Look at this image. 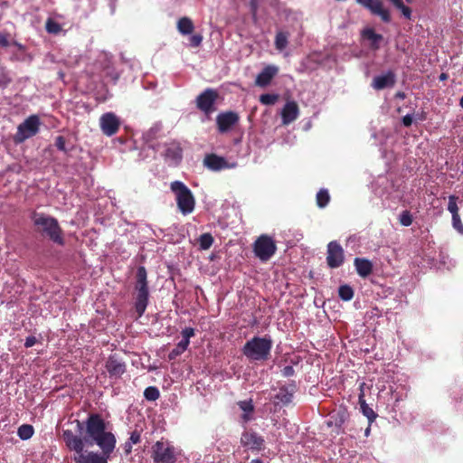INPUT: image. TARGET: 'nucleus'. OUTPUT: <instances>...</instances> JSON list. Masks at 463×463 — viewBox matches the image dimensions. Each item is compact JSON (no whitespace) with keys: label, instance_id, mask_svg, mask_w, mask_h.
<instances>
[{"label":"nucleus","instance_id":"obj_23","mask_svg":"<svg viewBox=\"0 0 463 463\" xmlns=\"http://www.w3.org/2000/svg\"><path fill=\"white\" fill-rule=\"evenodd\" d=\"M354 265L356 272L362 278H366L373 272V263L367 259L355 258Z\"/></svg>","mask_w":463,"mask_h":463},{"label":"nucleus","instance_id":"obj_28","mask_svg":"<svg viewBox=\"0 0 463 463\" xmlns=\"http://www.w3.org/2000/svg\"><path fill=\"white\" fill-rule=\"evenodd\" d=\"M190 341L181 340L176 346L170 352L169 358L175 359L176 356L183 354L188 347Z\"/></svg>","mask_w":463,"mask_h":463},{"label":"nucleus","instance_id":"obj_1","mask_svg":"<svg viewBox=\"0 0 463 463\" xmlns=\"http://www.w3.org/2000/svg\"><path fill=\"white\" fill-rule=\"evenodd\" d=\"M77 430L82 437L71 430L62 431V439L67 448L73 451L76 463H108L111 453L116 448V437L107 431L106 422L99 413H91L84 422L75 420Z\"/></svg>","mask_w":463,"mask_h":463},{"label":"nucleus","instance_id":"obj_33","mask_svg":"<svg viewBox=\"0 0 463 463\" xmlns=\"http://www.w3.org/2000/svg\"><path fill=\"white\" fill-rule=\"evenodd\" d=\"M33 434V428L31 425L24 424L19 427L18 429V436L22 439H30Z\"/></svg>","mask_w":463,"mask_h":463},{"label":"nucleus","instance_id":"obj_12","mask_svg":"<svg viewBox=\"0 0 463 463\" xmlns=\"http://www.w3.org/2000/svg\"><path fill=\"white\" fill-rule=\"evenodd\" d=\"M345 255L342 246L336 241H333L327 244L326 263L329 268L335 269L344 263Z\"/></svg>","mask_w":463,"mask_h":463},{"label":"nucleus","instance_id":"obj_2","mask_svg":"<svg viewBox=\"0 0 463 463\" xmlns=\"http://www.w3.org/2000/svg\"><path fill=\"white\" fill-rule=\"evenodd\" d=\"M33 230L43 238L48 239L58 246L65 245L64 232L58 220L47 213L33 211L30 214Z\"/></svg>","mask_w":463,"mask_h":463},{"label":"nucleus","instance_id":"obj_9","mask_svg":"<svg viewBox=\"0 0 463 463\" xmlns=\"http://www.w3.org/2000/svg\"><path fill=\"white\" fill-rule=\"evenodd\" d=\"M219 97L217 90L206 89L196 98V107L205 115H210L215 111V102Z\"/></svg>","mask_w":463,"mask_h":463},{"label":"nucleus","instance_id":"obj_16","mask_svg":"<svg viewBox=\"0 0 463 463\" xmlns=\"http://www.w3.org/2000/svg\"><path fill=\"white\" fill-rule=\"evenodd\" d=\"M296 384L293 382L288 385H283L279 389L278 393L273 397L275 405L287 406L292 402L293 395L296 392Z\"/></svg>","mask_w":463,"mask_h":463},{"label":"nucleus","instance_id":"obj_29","mask_svg":"<svg viewBox=\"0 0 463 463\" xmlns=\"http://www.w3.org/2000/svg\"><path fill=\"white\" fill-rule=\"evenodd\" d=\"M339 298L344 301H349L354 297V289L349 285H342L338 288Z\"/></svg>","mask_w":463,"mask_h":463},{"label":"nucleus","instance_id":"obj_55","mask_svg":"<svg viewBox=\"0 0 463 463\" xmlns=\"http://www.w3.org/2000/svg\"><path fill=\"white\" fill-rule=\"evenodd\" d=\"M459 105L463 109V96L461 97V99L459 100Z\"/></svg>","mask_w":463,"mask_h":463},{"label":"nucleus","instance_id":"obj_39","mask_svg":"<svg viewBox=\"0 0 463 463\" xmlns=\"http://www.w3.org/2000/svg\"><path fill=\"white\" fill-rule=\"evenodd\" d=\"M452 225H453V228L458 233L463 235V223L461 222L459 214L452 215Z\"/></svg>","mask_w":463,"mask_h":463},{"label":"nucleus","instance_id":"obj_7","mask_svg":"<svg viewBox=\"0 0 463 463\" xmlns=\"http://www.w3.org/2000/svg\"><path fill=\"white\" fill-rule=\"evenodd\" d=\"M152 458L155 463H175L176 461L175 448L168 442L158 440L152 447Z\"/></svg>","mask_w":463,"mask_h":463},{"label":"nucleus","instance_id":"obj_42","mask_svg":"<svg viewBox=\"0 0 463 463\" xmlns=\"http://www.w3.org/2000/svg\"><path fill=\"white\" fill-rule=\"evenodd\" d=\"M189 41H190V45L192 47H198L201 45V43L203 42V36L201 34H194L190 37Z\"/></svg>","mask_w":463,"mask_h":463},{"label":"nucleus","instance_id":"obj_18","mask_svg":"<svg viewBox=\"0 0 463 463\" xmlns=\"http://www.w3.org/2000/svg\"><path fill=\"white\" fill-rule=\"evenodd\" d=\"M299 115V108L296 101H288L281 110L283 125H288L295 121Z\"/></svg>","mask_w":463,"mask_h":463},{"label":"nucleus","instance_id":"obj_38","mask_svg":"<svg viewBox=\"0 0 463 463\" xmlns=\"http://www.w3.org/2000/svg\"><path fill=\"white\" fill-rule=\"evenodd\" d=\"M394 6L401 10L402 14L406 19H411V9L409 6L405 5L402 0L394 5Z\"/></svg>","mask_w":463,"mask_h":463},{"label":"nucleus","instance_id":"obj_8","mask_svg":"<svg viewBox=\"0 0 463 463\" xmlns=\"http://www.w3.org/2000/svg\"><path fill=\"white\" fill-rule=\"evenodd\" d=\"M40 119L38 116L32 115L28 117L23 123L17 128V132L14 137V140L17 143L24 142L35 136L39 132Z\"/></svg>","mask_w":463,"mask_h":463},{"label":"nucleus","instance_id":"obj_26","mask_svg":"<svg viewBox=\"0 0 463 463\" xmlns=\"http://www.w3.org/2000/svg\"><path fill=\"white\" fill-rule=\"evenodd\" d=\"M288 33L279 32L275 37V47L279 51H283L288 43Z\"/></svg>","mask_w":463,"mask_h":463},{"label":"nucleus","instance_id":"obj_14","mask_svg":"<svg viewBox=\"0 0 463 463\" xmlns=\"http://www.w3.org/2000/svg\"><path fill=\"white\" fill-rule=\"evenodd\" d=\"M99 124L102 132L109 137L115 135L120 126L119 119L111 112L103 114L100 118Z\"/></svg>","mask_w":463,"mask_h":463},{"label":"nucleus","instance_id":"obj_15","mask_svg":"<svg viewBox=\"0 0 463 463\" xmlns=\"http://www.w3.org/2000/svg\"><path fill=\"white\" fill-rule=\"evenodd\" d=\"M238 121L239 116L233 111L220 113L216 117V124L220 133L228 132Z\"/></svg>","mask_w":463,"mask_h":463},{"label":"nucleus","instance_id":"obj_4","mask_svg":"<svg viewBox=\"0 0 463 463\" xmlns=\"http://www.w3.org/2000/svg\"><path fill=\"white\" fill-rule=\"evenodd\" d=\"M135 279V310L137 317H141L146 309L149 298L147 272L144 266L137 268Z\"/></svg>","mask_w":463,"mask_h":463},{"label":"nucleus","instance_id":"obj_21","mask_svg":"<svg viewBox=\"0 0 463 463\" xmlns=\"http://www.w3.org/2000/svg\"><path fill=\"white\" fill-rule=\"evenodd\" d=\"M203 164L208 169L213 171H220L230 167L224 157L215 154L206 155L203 159Z\"/></svg>","mask_w":463,"mask_h":463},{"label":"nucleus","instance_id":"obj_35","mask_svg":"<svg viewBox=\"0 0 463 463\" xmlns=\"http://www.w3.org/2000/svg\"><path fill=\"white\" fill-rule=\"evenodd\" d=\"M458 197L456 195L449 196L448 210L452 215L458 214V207L457 205Z\"/></svg>","mask_w":463,"mask_h":463},{"label":"nucleus","instance_id":"obj_47","mask_svg":"<svg viewBox=\"0 0 463 463\" xmlns=\"http://www.w3.org/2000/svg\"><path fill=\"white\" fill-rule=\"evenodd\" d=\"M402 124L405 127H410L412 124V117L410 114H407L402 118Z\"/></svg>","mask_w":463,"mask_h":463},{"label":"nucleus","instance_id":"obj_3","mask_svg":"<svg viewBox=\"0 0 463 463\" xmlns=\"http://www.w3.org/2000/svg\"><path fill=\"white\" fill-rule=\"evenodd\" d=\"M272 340L269 336H254L242 347V354L250 361H266L270 356Z\"/></svg>","mask_w":463,"mask_h":463},{"label":"nucleus","instance_id":"obj_37","mask_svg":"<svg viewBox=\"0 0 463 463\" xmlns=\"http://www.w3.org/2000/svg\"><path fill=\"white\" fill-rule=\"evenodd\" d=\"M238 406L243 412H253L254 411V405L252 403V400H245V401H240L237 402Z\"/></svg>","mask_w":463,"mask_h":463},{"label":"nucleus","instance_id":"obj_31","mask_svg":"<svg viewBox=\"0 0 463 463\" xmlns=\"http://www.w3.org/2000/svg\"><path fill=\"white\" fill-rule=\"evenodd\" d=\"M45 29L49 33L57 34L61 31V26L53 19L48 18L45 24Z\"/></svg>","mask_w":463,"mask_h":463},{"label":"nucleus","instance_id":"obj_44","mask_svg":"<svg viewBox=\"0 0 463 463\" xmlns=\"http://www.w3.org/2000/svg\"><path fill=\"white\" fill-rule=\"evenodd\" d=\"M346 418H347V414L345 411L339 412L338 418L335 419V426L340 428L345 421Z\"/></svg>","mask_w":463,"mask_h":463},{"label":"nucleus","instance_id":"obj_10","mask_svg":"<svg viewBox=\"0 0 463 463\" xmlns=\"http://www.w3.org/2000/svg\"><path fill=\"white\" fill-rule=\"evenodd\" d=\"M241 444L252 452H260L265 449L263 437L253 430H245L241 433Z\"/></svg>","mask_w":463,"mask_h":463},{"label":"nucleus","instance_id":"obj_17","mask_svg":"<svg viewBox=\"0 0 463 463\" xmlns=\"http://www.w3.org/2000/svg\"><path fill=\"white\" fill-rule=\"evenodd\" d=\"M279 68L274 65L266 66L256 77L255 84L264 88L270 84L272 79L278 74Z\"/></svg>","mask_w":463,"mask_h":463},{"label":"nucleus","instance_id":"obj_25","mask_svg":"<svg viewBox=\"0 0 463 463\" xmlns=\"http://www.w3.org/2000/svg\"><path fill=\"white\" fill-rule=\"evenodd\" d=\"M177 30L184 35L191 34L194 30L192 19L186 16L180 18L177 21Z\"/></svg>","mask_w":463,"mask_h":463},{"label":"nucleus","instance_id":"obj_52","mask_svg":"<svg viewBox=\"0 0 463 463\" xmlns=\"http://www.w3.org/2000/svg\"><path fill=\"white\" fill-rule=\"evenodd\" d=\"M255 1H256V0H251V1H250L251 8L253 9V11H254V12L256 11V4H255Z\"/></svg>","mask_w":463,"mask_h":463},{"label":"nucleus","instance_id":"obj_27","mask_svg":"<svg viewBox=\"0 0 463 463\" xmlns=\"http://www.w3.org/2000/svg\"><path fill=\"white\" fill-rule=\"evenodd\" d=\"M317 204L319 208L326 207L329 201L330 195L326 189H320L317 194Z\"/></svg>","mask_w":463,"mask_h":463},{"label":"nucleus","instance_id":"obj_51","mask_svg":"<svg viewBox=\"0 0 463 463\" xmlns=\"http://www.w3.org/2000/svg\"><path fill=\"white\" fill-rule=\"evenodd\" d=\"M395 96H396V98H399V99H404L405 97H406L405 93L402 92V91H398Z\"/></svg>","mask_w":463,"mask_h":463},{"label":"nucleus","instance_id":"obj_34","mask_svg":"<svg viewBox=\"0 0 463 463\" xmlns=\"http://www.w3.org/2000/svg\"><path fill=\"white\" fill-rule=\"evenodd\" d=\"M279 98L278 94L266 93L260 96V102L263 105H274Z\"/></svg>","mask_w":463,"mask_h":463},{"label":"nucleus","instance_id":"obj_6","mask_svg":"<svg viewBox=\"0 0 463 463\" xmlns=\"http://www.w3.org/2000/svg\"><path fill=\"white\" fill-rule=\"evenodd\" d=\"M275 241L267 234H261L253 243V252L261 261H268L276 253Z\"/></svg>","mask_w":463,"mask_h":463},{"label":"nucleus","instance_id":"obj_19","mask_svg":"<svg viewBox=\"0 0 463 463\" xmlns=\"http://www.w3.org/2000/svg\"><path fill=\"white\" fill-rule=\"evenodd\" d=\"M396 82L395 73L392 71H387L383 75L375 76L372 82L374 90H381L385 88L393 87Z\"/></svg>","mask_w":463,"mask_h":463},{"label":"nucleus","instance_id":"obj_49","mask_svg":"<svg viewBox=\"0 0 463 463\" xmlns=\"http://www.w3.org/2000/svg\"><path fill=\"white\" fill-rule=\"evenodd\" d=\"M132 442L127 441L124 445V450L126 454H129L132 451Z\"/></svg>","mask_w":463,"mask_h":463},{"label":"nucleus","instance_id":"obj_13","mask_svg":"<svg viewBox=\"0 0 463 463\" xmlns=\"http://www.w3.org/2000/svg\"><path fill=\"white\" fill-rule=\"evenodd\" d=\"M105 368L110 378L118 379L126 373L127 365L118 354H112L108 357Z\"/></svg>","mask_w":463,"mask_h":463},{"label":"nucleus","instance_id":"obj_40","mask_svg":"<svg viewBox=\"0 0 463 463\" xmlns=\"http://www.w3.org/2000/svg\"><path fill=\"white\" fill-rule=\"evenodd\" d=\"M65 144H66V140H65L64 137L58 136L55 138V144L54 145L57 147V149L60 150V151L67 153L68 149L66 148Z\"/></svg>","mask_w":463,"mask_h":463},{"label":"nucleus","instance_id":"obj_20","mask_svg":"<svg viewBox=\"0 0 463 463\" xmlns=\"http://www.w3.org/2000/svg\"><path fill=\"white\" fill-rule=\"evenodd\" d=\"M164 156L166 160L171 161L175 165L179 164L183 158V148L180 143L173 141L166 144Z\"/></svg>","mask_w":463,"mask_h":463},{"label":"nucleus","instance_id":"obj_46","mask_svg":"<svg viewBox=\"0 0 463 463\" xmlns=\"http://www.w3.org/2000/svg\"><path fill=\"white\" fill-rule=\"evenodd\" d=\"M37 343V339L33 335L27 336L24 342V346L26 348L33 346Z\"/></svg>","mask_w":463,"mask_h":463},{"label":"nucleus","instance_id":"obj_50","mask_svg":"<svg viewBox=\"0 0 463 463\" xmlns=\"http://www.w3.org/2000/svg\"><path fill=\"white\" fill-rule=\"evenodd\" d=\"M252 412H244L242 415H241V419L244 422H248L250 421L252 417L250 416Z\"/></svg>","mask_w":463,"mask_h":463},{"label":"nucleus","instance_id":"obj_41","mask_svg":"<svg viewBox=\"0 0 463 463\" xmlns=\"http://www.w3.org/2000/svg\"><path fill=\"white\" fill-rule=\"evenodd\" d=\"M181 334L183 336L182 340L190 341V338L194 336L195 331L193 327H185L184 329L182 330Z\"/></svg>","mask_w":463,"mask_h":463},{"label":"nucleus","instance_id":"obj_5","mask_svg":"<svg viewBox=\"0 0 463 463\" xmlns=\"http://www.w3.org/2000/svg\"><path fill=\"white\" fill-rule=\"evenodd\" d=\"M170 188L175 194L177 207L184 215L191 213L194 210L195 200L191 190L181 181H174Z\"/></svg>","mask_w":463,"mask_h":463},{"label":"nucleus","instance_id":"obj_48","mask_svg":"<svg viewBox=\"0 0 463 463\" xmlns=\"http://www.w3.org/2000/svg\"><path fill=\"white\" fill-rule=\"evenodd\" d=\"M9 40L6 35L0 34V46L2 47H8L9 46Z\"/></svg>","mask_w":463,"mask_h":463},{"label":"nucleus","instance_id":"obj_36","mask_svg":"<svg viewBox=\"0 0 463 463\" xmlns=\"http://www.w3.org/2000/svg\"><path fill=\"white\" fill-rule=\"evenodd\" d=\"M400 223L403 226H410L411 225L412 222H413V218H412V215L411 214V213L409 211H403L401 214H400Z\"/></svg>","mask_w":463,"mask_h":463},{"label":"nucleus","instance_id":"obj_43","mask_svg":"<svg viewBox=\"0 0 463 463\" xmlns=\"http://www.w3.org/2000/svg\"><path fill=\"white\" fill-rule=\"evenodd\" d=\"M281 373L284 377H290L295 374V370H294L293 366L287 365L282 369Z\"/></svg>","mask_w":463,"mask_h":463},{"label":"nucleus","instance_id":"obj_30","mask_svg":"<svg viewBox=\"0 0 463 463\" xmlns=\"http://www.w3.org/2000/svg\"><path fill=\"white\" fill-rule=\"evenodd\" d=\"M160 396L159 390L155 386H149L145 389L144 391V397L147 401L155 402L156 401Z\"/></svg>","mask_w":463,"mask_h":463},{"label":"nucleus","instance_id":"obj_54","mask_svg":"<svg viewBox=\"0 0 463 463\" xmlns=\"http://www.w3.org/2000/svg\"><path fill=\"white\" fill-rule=\"evenodd\" d=\"M447 79V75L445 73H441L439 76V80H443Z\"/></svg>","mask_w":463,"mask_h":463},{"label":"nucleus","instance_id":"obj_53","mask_svg":"<svg viewBox=\"0 0 463 463\" xmlns=\"http://www.w3.org/2000/svg\"><path fill=\"white\" fill-rule=\"evenodd\" d=\"M250 463H263V461H262V460H260V459H259V458H256V459H252V460L250 461Z\"/></svg>","mask_w":463,"mask_h":463},{"label":"nucleus","instance_id":"obj_22","mask_svg":"<svg viewBox=\"0 0 463 463\" xmlns=\"http://www.w3.org/2000/svg\"><path fill=\"white\" fill-rule=\"evenodd\" d=\"M364 385V383H361V385H360L361 392H360V394L358 397L359 405H360L362 413L368 419L369 424H371L377 418V414L374 412V411L371 407L368 406V404L366 403V402L364 400V390H363Z\"/></svg>","mask_w":463,"mask_h":463},{"label":"nucleus","instance_id":"obj_32","mask_svg":"<svg viewBox=\"0 0 463 463\" xmlns=\"http://www.w3.org/2000/svg\"><path fill=\"white\" fill-rule=\"evenodd\" d=\"M198 241L202 250H208L213 243V237L210 233H203Z\"/></svg>","mask_w":463,"mask_h":463},{"label":"nucleus","instance_id":"obj_24","mask_svg":"<svg viewBox=\"0 0 463 463\" xmlns=\"http://www.w3.org/2000/svg\"><path fill=\"white\" fill-rule=\"evenodd\" d=\"M362 35L371 41L372 49L378 50L380 48V42L383 39L382 34L376 33L373 28H367L363 31Z\"/></svg>","mask_w":463,"mask_h":463},{"label":"nucleus","instance_id":"obj_11","mask_svg":"<svg viewBox=\"0 0 463 463\" xmlns=\"http://www.w3.org/2000/svg\"><path fill=\"white\" fill-rule=\"evenodd\" d=\"M363 7L370 11L373 15L380 16L383 22L390 23L391 14L388 9L384 8L382 0H355Z\"/></svg>","mask_w":463,"mask_h":463},{"label":"nucleus","instance_id":"obj_56","mask_svg":"<svg viewBox=\"0 0 463 463\" xmlns=\"http://www.w3.org/2000/svg\"><path fill=\"white\" fill-rule=\"evenodd\" d=\"M408 3H411L412 0H406Z\"/></svg>","mask_w":463,"mask_h":463},{"label":"nucleus","instance_id":"obj_45","mask_svg":"<svg viewBox=\"0 0 463 463\" xmlns=\"http://www.w3.org/2000/svg\"><path fill=\"white\" fill-rule=\"evenodd\" d=\"M129 441L133 444H137L140 442V432L138 430H134L131 432L129 437Z\"/></svg>","mask_w":463,"mask_h":463}]
</instances>
